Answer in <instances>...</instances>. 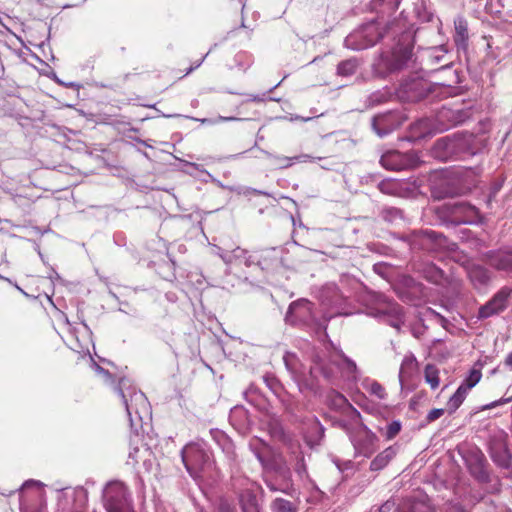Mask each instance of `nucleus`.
Returning a JSON list of instances; mask_svg holds the SVG:
<instances>
[{
  "label": "nucleus",
  "instance_id": "obj_37",
  "mask_svg": "<svg viewBox=\"0 0 512 512\" xmlns=\"http://www.w3.org/2000/svg\"><path fill=\"white\" fill-rule=\"evenodd\" d=\"M434 196L436 198H446V197H453L455 193L453 191H445V192H433Z\"/></svg>",
  "mask_w": 512,
  "mask_h": 512
},
{
  "label": "nucleus",
  "instance_id": "obj_36",
  "mask_svg": "<svg viewBox=\"0 0 512 512\" xmlns=\"http://www.w3.org/2000/svg\"><path fill=\"white\" fill-rule=\"evenodd\" d=\"M230 253L232 254V257H233V260H234V259L243 257L244 254H245V250H243L240 247H236V248L232 249L230 251Z\"/></svg>",
  "mask_w": 512,
  "mask_h": 512
},
{
  "label": "nucleus",
  "instance_id": "obj_10",
  "mask_svg": "<svg viewBox=\"0 0 512 512\" xmlns=\"http://www.w3.org/2000/svg\"><path fill=\"white\" fill-rule=\"evenodd\" d=\"M449 205L451 208V214L455 217H461V220L464 223H475L480 220L479 210L470 203L456 201Z\"/></svg>",
  "mask_w": 512,
  "mask_h": 512
},
{
  "label": "nucleus",
  "instance_id": "obj_28",
  "mask_svg": "<svg viewBox=\"0 0 512 512\" xmlns=\"http://www.w3.org/2000/svg\"><path fill=\"white\" fill-rule=\"evenodd\" d=\"M387 100V94L383 92H375L371 94L368 98V105L375 106L381 103H384Z\"/></svg>",
  "mask_w": 512,
  "mask_h": 512
},
{
  "label": "nucleus",
  "instance_id": "obj_19",
  "mask_svg": "<svg viewBox=\"0 0 512 512\" xmlns=\"http://www.w3.org/2000/svg\"><path fill=\"white\" fill-rule=\"evenodd\" d=\"M469 277L475 284L483 285L489 281L488 271L482 267H474L469 271Z\"/></svg>",
  "mask_w": 512,
  "mask_h": 512
},
{
  "label": "nucleus",
  "instance_id": "obj_31",
  "mask_svg": "<svg viewBox=\"0 0 512 512\" xmlns=\"http://www.w3.org/2000/svg\"><path fill=\"white\" fill-rule=\"evenodd\" d=\"M401 211L397 208H386L383 210V217L387 221H394L401 218Z\"/></svg>",
  "mask_w": 512,
  "mask_h": 512
},
{
  "label": "nucleus",
  "instance_id": "obj_20",
  "mask_svg": "<svg viewBox=\"0 0 512 512\" xmlns=\"http://www.w3.org/2000/svg\"><path fill=\"white\" fill-rule=\"evenodd\" d=\"M271 509L273 512H297L296 506L283 498H276L271 504Z\"/></svg>",
  "mask_w": 512,
  "mask_h": 512
},
{
  "label": "nucleus",
  "instance_id": "obj_17",
  "mask_svg": "<svg viewBox=\"0 0 512 512\" xmlns=\"http://www.w3.org/2000/svg\"><path fill=\"white\" fill-rule=\"evenodd\" d=\"M378 303H380V313L392 315L396 320H400V317L402 316V308L397 303L389 300L384 296L379 298Z\"/></svg>",
  "mask_w": 512,
  "mask_h": 512
},
{
  "label": "nucleus",
  "instance_id": "obj_1",
  "mask_svg": "<svg viewBox=\"0 0 512 512\" xmlns=\"http://www.w3.org/2000/svg\"><path fill=\"white\" fill-rule=\"evenodd\" d=\"M283 360L300 391L311 390L314 386V379H316L318 373L322 374L326 379H330L334 375L333 369L329 365H326L324 359L319 355L313 357L312 366L309 368L311 379L306 377L305 367L298 361L294 354L286 353Z\"/></svg>",
  "mask_w": 512,
  "mask_h": 512
},
{
  "label": "nucleus",
  "instance_id": "obj_44",
  "mask_svg": "<svg viewBox=\"0 0 512 512\" xmlns=\"http://www.w3.org/2000/svg\"><path fill=\"white\" fill-rule=\"evenodd\" d=\"M505 363L506 365L512 367V352L507 356Z\"/></svg>",
  "mask_w": 512,
  "mask_h": 512
},
{
  "label": "nucleus",
  "instance_id": "obj_11",
  "mask_svg": "<svg viewBox=\"0 0 512 512\" xmlns=\"http://www.w3.org/2000/svg\"><path fill=\"white\" fill-rule=\"evenodd\" d=\"M241 512H261L255 493L251 489L243 490L239 495Z\"/></svg>",
  "mask_w": 512,
  "mask_h": 512
},
{
  "label": "nucleus",
  "instance_id": "obj_48",
  "mask_svg": "<svg viewBox=\"0 0 512 512\" xmlns=\"http://www.w3.org/2000/svg\"><path fill=\"white\" fill-rule=\"evenodd\" d=\"M315 425L319 428L321 435L323 434V427L320 425L318 421H315Z\"/></svg>",
  "mask_w": 512,
  "mask_h": 512
},
{
  "label": "nucleus",
  "instance_id": "obj_45",
  "mask_svg": "<svg viewBox=\"0 0 512 512\" xmlns=\"http://www.w3.org/2000/svg\"><path fill=\"white\" fill-rule=\"evenodd\" d=\"M62 85L66 86V87H70V88H73V87H79L78 84L76 83H73V82H70V83H63V82H60Z\"/></svg>",
  "mask_w": 512,
  "mask_h": 512
},
{
  "label": "nucleus",
  "instance_id": "obj_8",
  "mask_svg": "<svg viewBox=\"0 0 512 512\" xmlns=\"http://www.w3.org/2000/svg\"><path fill=\"white\" fill-rule=\"evenodd\" d=\"M120 394L131 422L133 413L138 415L140 419L142 418V414L149 413V402L145 394L141 391L133 390L129 393V398L122 390H120Z\"/></svg>",
  "mask_w": 512,
  "mask_h": 512
},
{
  "label": "nucleus",
  "instance_id": "obj_38",
  "mask_svg": "<svg viewBox=\"0 0 512 512\" xmlns=\"http://www.w3.org/2000/svg\"><path fill=\"white\" fill-rule=\"evenodd\" d=\"M429 238H431L433 241L441 243V240H445V238L442 235H437L434 231H426L425 232Z\"/></svg>",
  "mask_w": 512,
  "mask_h": 512
},
{
  "label": "nucleus",
  "instance_id": "obj_13",
  "mask_svg": "<svg viewBox=\"0 0 512 512\" xmlns=\"http://www.w3.org/2000/svg\"><path fill=\"white\" fill-rule=\"evenodd\" d=\"M311 307L312 304L306 299H299L297 301L292 302L289 305L286 319H290L292 316H296V318L302 320L304 319L308 314L311 313Z\"/></svg>",
  "mask_w": 512,
  "mask_h": 512
},
{
  "label": "nucleus",
  "instance_id": "obj_5",
  "mask_svg": "<svg viewBox=\"0 0 512 512\" xmlns=\"http://www.w3.org/2000/svg\"><path fill=\"white\" fill-rule=\"evenodd\" d=\"M482 373L479 369H472L468 377L458 387L456 392L450 397L447 402V409L450 413L455 412L466 398L468 391L476 386L481 380Z\"/></svg>",
  "mask_w": 512,
  "mask_h": 512
},
{
  "label": "nucleus",
  "instance_id": "obj_25",
  "mask_svg": "<svg viewBox=\"0 0 512 512\" xmlns=\"http://www.w3.org/2000/svg\"><path fill=\"white\" fill-rule=\"evenodd\" d=\"M334 404L338 407H346L356 416H359V412L348 402V400L341 394L337 393L334 397Z\"/></svg>",
  "mask_w": 512,
  "mask_h": 512
},
{
  "label": "nucleus",
  "instance_id": "obj_22",
  "mask_svg": "<svg viewBox=\"0 0 512 512\" xmlns=\"http://www.w3.org/2000/svg\"><path fill=\"white\" fill-rule=\"evenodd\" d=\"M425 277L432 283L438 284L442 281L444 274L442 270L434 265L427 267Z\"/></svg>",
  "mask_w": 512,
  "mask_h": 512
},
{
  "label": "nucleus",
  "instance_id": "obj_39",
  "mask_svg": "<svg viewBox=\"0 0 512 512\" xmlns=\"http://www.w3.org/2000/svg\"><path fill=\"white\" fill-rule=\"evenodd\" d=\"M452 113V111L450 109H447V108H443L439 115H438V118L440 120H442L443 118H450V114Z\"/></svg>",
  "mask_w": 512,
  "mask_h": 512
},
{
  "label": "nucleus",
  "instance_id": "obj_14",
  "mask_svg": "<svg viewBox=\"0 0 512 512\" xmlns=\"http://www.w3.org/2000/svg\"><path fill=\"white\" fill-rule=\"evenodd\" d=\"M396 455V451L393 447H388L381 453H379L370 463V469L372 471H378L383 469Z\"/></svg>",
  "mask_w": 512,
  "mask_h": 512
},
{
  "label": "nucleus",
  "instance_id": "obj_30",
  "mask_svg": "<svg viewBox=\"0 0 512 512\" xmlns=\"http://www.w3.org/2000/svg\"><path fill=\"white\" fill-rule=\"evenodd\" d=\"M401 430V424L398 421L391 422L386 429V438H394Z\"/></svg>",
  "mask_w": 512,
  "mask_h": 512
},
{
  "label": "nucleus",
  "instance_id": "obj_23",
  "mask_svg": "<svg viewBox=\"0 0 512 512\" xmlns=\"http://www.w3.org/2000/svg\"><path fill=\"white\" fill-rule=\"evenodd\" d=\"M366 388L370 394L376 396L378 399H384L386 397L385 389L376 381L367 383Z\"/></svg>",
  "mask_w": 512,
  "mask_h": 512
},
{
  "label": "nucleus",
  "instance_id": "obj_16",
  "mask_svg": "<svg viewBox=\"0 0 512 512\" xmlns=\"http://www.w3.org/2000/svg\"><path fill=\"white\" fill-rule=\"evenodd\" d=\"M455 35L454 42L458 47L465 48L468 39L467 22L463 18H457L454 21Z\"/></svg>",
  "mask_w": 512,
  "mask_h": 512
},
{
  "label": "nucleus",
  "instance_id": "obj_29",
  "mask_svg": "<svg viewBox=\"0 0 512 512\" xmlns=\"http://www.w3.org/2000/svg\"><path fill=\"white\" fill-rule=\"evenodd\" d=\"M482 460H483V455H481L477 458V464L474 467L475 470H472V473H474L479 480L485 481V480H487L488 476H487V473L483 469Z\"/></svg>",
  "mask_w": 512,
  "mask_h": 512
},
{
  "label": "nucleus",
  "instance_id": "obj_24",
  "mask_svg": "<svg viewBox=\"0 0 512 512\" xmlns=\"http://www.w3.org/2000/svg\"><path fill=\"white\" fill-rule=\"evenodd\" d=\"M408 512H435L434 509L425 501L415 500L409 505Z\"/></svg>",
  "mask_w": 512,
  "mask_h": 512
},
{
  "label": "nucleus",
  "instance_id": "obj_54",
  "mask_svg": "<svg viewBox=\"0 0 512 512\" xmlns=\"http://www.w3.org/2000/svg\"><path fill=\"white\" fill-rule=\"evenodd\" d=\"M456 512H466V511H456Z\"/></svg>",
  "mask_w": 512,
  "mask_h": 512
},
{
  "label": "nucleus",
  "instance_id": "obj_9",
  "mask_svg": "<svg viewBox=\"0 0 512 512\" xmlns=\"http://www.w3.org/2000/svg\"><path fill=\"white\" fill-rule=\"evenodd\" d=\"M402 124V118L395 111H388L373 117L372 127L377 135L384 137Z\"/></svg>",
  "mask_w": 512,
  "mask_h": 512
},
{
  "label": "nucleus",
  "instance_id": "obj_3",
  "mask_svg": "<svg viewBox=\"0 0 512 512\" xmlns=\"http://www.w3.org/2000/svg\"><path fill=\"white\" fill-rule=\"evenodd\" d=\"M103 498L108 512H130L131 510L127 487L122 482L108 483L104 489Z\"/></svg>",
  "mask_w": 512,
  "mask_h": 512
},
{
  "label": "nucleus",
  "instance_id": "obj_12",
  "mask_svg": "<svg viewBox=\"0 0 512 512\" xmlns=\"http://www.w3.org/2000/svg\"><path fill=\"white\" fill-rule=\"evenodd\" d=\"M489 264L497 270L512 272V252L492 254L489 258Z\"/></svg>",
  "mask_w": 512,
  "mask_h": 512
},
{
  "label": "nucleus",
  "instance_id": "obj_50",
  "mask_svg": "<svg viewBox=\"0 0 512 512\" xmlns=\"http://www.w3.org/2000/svg\"><path fill=\"white\" fill-rule=\"evenodd\" d=\"M221 119L224 121L236 120V118H234V117H221Z\"/></svg>",
  "mask_w": 512,
  "mask_h": 512
},
{
  "label": "nucleus",
  "instance_id": "obj_41",
  "mask_svg": "<svg viewBox=\"0 0 512 512\" xmlns=\"http://www.w3.org/2000/svg\"><path fill=\"white\" fill-rule=\"evenodd\" d=\"M393 505H394V504H393L392 502L387 501L386 503H384V504L380 507L379 511H380V512H388V511H390V509L393 507Z\"/></svg>",
  "mask_w": 512,
  "mask_h": 512
},
{
  "label": "nucleus",
  "instance_id": "obj_53",
  "mask_svg": "<svg viewBox=\"0 0 512 512\" xmlns=\"http://www.w3.org/2000/svg\"><path fill=\"white\" fill-rule=\"evenodd\" d=\"M452 121H453L454 123L459 122L457 119H452Z\"/></svg>",
  "mask_w": 512,
  "mask_h": 512
},
{
  "label": "nucleus",
  "instance_id": "obj_21",
  "mask_svg": "<svg viewBox=\"0 0 512 512\" xmlns=\"http://www.w3.org/2000/svg\"><path fill=\"white\" fill-rule=\"evenodd\" d=\"M357 66L356 60H345L338 64L337 72L341 76H351L356 72Z\"/></svg>",
  "mask_w": 512,
  "mask_h": 512
},
{
  "label": "nucleus",
  "instance_id": "obj_34",
  "mask_svg": "<svg viewBox=\"0 0 512 512\" xmlns=\"http://www.w3.org/2000/svg\"><path fill=\"white\" fill-rule=\"evenodd\" d=\"M443 414H444L443 409H432L427 415V420L429 422H433V421L439 419Z\"/></svg>",
  "mask_w": 512,
  "mask_h": 512
},
{
  "label": "nucleus",
  "instance_id": "obj_26",
  "mask_svg": "<svg viewBox=\"0 0 512 512\" xmlns=\"http://www.w3.org/2000/svg\"><path fill=\"white\" fill-rule=\"evenodd\" d=\"M273 158L281 165V167H289L292 165L293 160H297L300 162L305 161V159L308 158V155H302L293 158L274 156Z\"/></svg>",
  "mask_w": 512,
  "mask_h": 512
},
{
  "label": "nucleus",
  "instance_id": "obj_35",
  "mask_svg": "<svg viewBox=\"0 0 512 512\" xmlns=\"http://www.w3.org/2000/svg\"><path fill=\"white\" fill-rule=\"evenodd\" d=\"M219 256L222 258V260L226 263H231L233 261L232 254L228 250H222L219 253Z\"/></svg>",
  "mask_w": 512,
  "mask_h": 512
},
{
  "label": "nucleus",
  "instance_id": "obj_33",
  "mask_svg": "<svg viewBox=\"0 0 512 512\" xmlns=\"http://www.w3.org/2000/svg\"><path fill=\"white\" fill-rule=\"evenodd\" d=\"M341 357H342L343 364L345 365V369L349 373L355 374L357 371L356 363L354 361H352L351 359H349L348 357H346L345 355H342Z\"/></svg>",
  "mask_w": 512,
  "mask_h": 512
},
{
  "label": "nucleus",
  "instance_id": "obj_2",
  "mask_svg": "<svg viewBox=\"0 0 512 512\" xmlns=\"http://www.w3.org/2000/svg\"><path fill=\"white\" fill-rule=\"evenodd\" d=\"M412 46L397 45L392 52L382 54L373 63V72L378 77H385L391 72L402 69L412 58Z\"/></svg>",
  "mask_w": 512,
  "mask_h": 512
},
{
  "label": "nucleus",
  "instance_id": "obj_51",
  "mask_svg": "<svg viewBox=\"0 0 512 512\" xmlns=\"http://www.w3.org/2000/svg\"><path fill=\"white\" fill-rule=\"evenodd\" d=\"M303 462V460H301ZM303 468V463H298L297 471L300 472V470Z\"/></svg>",
  "mask_w": 512,
  "mask_h": 512
},
{
  "label": "nucleus",
  "instance_id": "obj_4",
  "mask_svg": "<svg viewBox=\"0 0 512 512\" xmlns=\"http://www.w3.org/2000/svg\"><path fill=\"white\" fill-rule=\"evenodd\" d=\"M431 90V84L422 78H412L401 83L397 95L407 102H417L425 98Z\"/></svg>",
  "mask_w": 512,
  "mask_h": 512
},
{
  "label": "nucleus",
  "instance_id": "obj_43",
  "mask_svg": "<svg viewBox=\"0 0 512 512\" xmlns=\"http://www.w3.org/2000/svg\"><path fill=\"white\" fill-rule=\"evenodd\" d=\"M448 141L446 139H440L437 141L436 146H447Z\"/></svg>",
  "mask_w": 512,
  "mask_h": 512
},
{
  "label": "nucleus",
  "instance_id": "obj_18",
  "mask_svg": "<svg viewBox=\"0 0 512 512\" xmlns=\"http://www.w3.org/2000/svg\"><path fill=\"white\" fill-rule=\"evenodd\" d=\"M424 376L426 382L430 385L432 389H436L439 386V370L436 366L432 364H428L424 370Z\"/></svg>",
  "mask_w": 512,
  "mask_h": 512
},
{
  "label": "nucleus",
  "instance_id": "obj_42",
  "mask_svg": "<svg viewBox=\"0 0 512 512\" xmlns=\"http://www.w3.org/2000/svg\"><path fill=\"white\" fill-rule=\"evenodd\" d=\"M34 485H39V482H37L35 480H27L26 482L23 483V485L21 486V489H26V488L34 486Z\"/></svg>",
  "mask_w": 512,
  "mask_h": 512
},
{
  "label": "nucleus",
  "instance_id": "obj_47",
  "mask_svg": "<svg viewBox=\"0 0 512 512\" xmlns=\"http://www.w3.org/2000/svg\"><path fill=\"white\" fill-rule=\"evenodd\" d=\"M251 100L259 102L262 101V98H260L259 96H251Z\"/></svg>",
  "mask_w": 512,
  "mask_h": 512
},
{
  "label": "nucleus",
  "instance_id": "obj_27",
  "mask_svg": "<svg viewBox=\"0 0 512 512\" xmlns=\"http://www.w3.org/2000/svg\"><path fill=\"white\" fill-rule=\"evenodd\" d=\"M416 366V361L413 357H405L399 372V377L402 379L404 375L407 373V370L413 369Z\"/></svg>",
  "mask_w": 512,
  "mask_h": 512
},
{
  "label": "nucleus",
  "instance_id": "obj_7",
  "mask_svg": "<svg viewBox=\"0 0 512 512\" xmlns=\"http://www.w3.org/2000/svg\"><path fill=\"white\" fill-rule=\"evenodd\" d=\"M512 290L508 287L500 289L491 300L479 309V318L485 319L504 311Z\"/></svg>",
  "mask_w": 512,
  "mask_h": 512
},
{
  "label": "nucleus",
  "instance_id": "obj_15",
  "mask_svg": "<svg viewBox=\"0 0 512 512\" xmlns=\"http://www.w3.org/2000/svg\"><path fill=\"white\" fill-rule=\"evenodd\" d=\"M401 158L402 156L399 152L389 151L381 156L380 163L388 170L398 171L403 168Z\"/></svg>",
  "mask_w": 512,
  "mask_h": 512
},
{
  "label": "nucleus",
  "instance_id": "obj_52",
  "mask_svg": "<svg viewBox=\"0 0 512 512\" xmlns=\"http://www.w3.org/2000/svg\"><path fill=\"white\" fill-rule=\"evenodd\" d=\"M392 325H393L394 327H397V328L399 327V325H398V324H396V323H393Z\"/></svg>",
  "mask_w": 512,
  "mask_h": 512
},
{
  "label": "nucleus",
  "instance_id": "obj_32",
  "mask_svg": "<svg viewBox=\"0 0 512 512\" xmlns=\"http://www.w3.org/2000/svg\"><path fill=\"white\" fill-rule=\"evenodd\" d=\"M510 402H512V396L508 397V398L502 397L499 400H496L494 402H491V403H489L487 405L482 406L481 410L492 409V408L497 407L499 405L507 404V403H510Z\"/></svg>",
  "mask_w": 512,
  "mask_h": 512
},
{
  "label": "nucleus",
  "instance_id": "obj_46",
  "mask_svg": "<svg viewBox=\"0 0 512 512\" xmlns=\"http://www.w3.org/2000/svg\"><path fill=\"white\" fill-rule=\"evenodd\" d=\"M295 119L297 120H301V121H304V122H307V121H310L312 119V117H300V116H296Z\"/></svg>",
  "mask_w": 512,
  "mask_h": 512
},
{
  "label": "nucleus",
  "instance_id": "obj_40",
  "mask_svg": "<svg viewBox=\"0 0 512 512\" xmlns=\"http://www.w3.org/2000/svg\"><path fill=\"white\" fill-rule=\"evenodd\" d=\"M434 51H435V52H442V53H443L442 55H434V56H433L437 62H439V61L442 59L443 55L447 52V50H446V49H444V47H443V46H440V47H438V48H435V49H434Z\"/></svg>",
  "mask_w": 512,
  "mask_h": 512
},
{
  "label": "nucleus",
  "instance_id": "obj_6",
  "mask_svg": "<svg viewBox=\"0 0 512 512\" xmlns=\"http://www.w3.org/2000/svg\"><path fill=\"white\" fill-rule=\"evenodd\" d=\"M208 460L209 455L197 444L187 445L182 450V461L191 475L201 470Z\"/></svg>",
  "mask_w": 512,
  "mask_h": 512
},
{
  "label": "nucleus",
  "instance_id": "obj_49",
  "mask_svg": "<svg viewBox=\"0 0 512 512\" xmlns=\"http://www.w3.org/2000/svg\"><path fill=\"white\" fill-rule=\"evenodd\" d=\"M267 485L270 488V490H272V491H277L278 490L272 483H267Z\"/></svg>",
  "mask_w": 512,
  "mask_h": 512
}]
</instances>
